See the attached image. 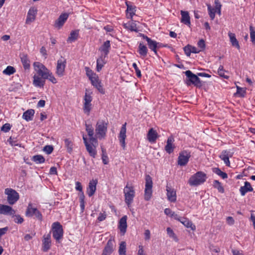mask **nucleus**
I'll use <instances>...</instances> for the list:
<instances>
[{"label": "nucleus", "instance_id": "1", "mask_svg": "<svg viewBox=\"0 0 255 255\" xmlns=\"http://www.w3.org/2000/svg\"><path fill=\"white\" fill-rule=\"evenodd\" d=\"M207 179L205 173L202 171H198L191 176L188 180V183L191 186H197L203 184Z\"/></svg>", "mask_w": 255, "mask_h": 255}, {"label": "nucleus", "instance_id": "2", "mask_svg": "<svg viewBox=\"0 0 255 255\" xmlns=\"http://www.w3.org/2000/svg\"><path fill=\"white\" fill-rule=\"evenodd\" d=\"M108 124L103 121H98L96 126V134L95 136L99 139L104 138L105 137L107 131Z\"/></svg>", "mask_w": 255, "mask_h": 255}, {"label": "nucleus", "instance_id": "3", "mask_svg": "<svg viewBox=\"0 0 255 255\" xmlns=\"http://www.w3.org/2000/svg\"><path fill=\"white\" fill-rule=\"evenodd\" d=\"M35 71L39 76L41 77L43 79H47L49 76L50 71L42 63L35 62L33 64Z\"/></svg>", "mask_w": 255, "mask_h": 255}, {"label": "nucleus", "instance_id": "4", "mask_svg": "<svg viewBox=\"0 0 255 255\" xmlns=\"http://www.w3.org/2000/svg\"><path fill=\"white\" fill-rule=\"evenodd\" d=\"M124 193L125 197V202L129 207L133 202V198L135 196V192L132 186L129 185L127 183L124 189Z\"/></svg>", "mask_w": 255, "mask_h": 255}, {"label": "nucleus", "instance_id": "5", "mask_svg": "<svg viewBox=\"0 0 255 255\" xmlns=\"http://www.w3.org/2000/svg\"><path fill=\"white\" fill-rule=\"evenodd\" d=\"M52 232L56 242L60 243V240L63 238V230L62 225L59 222H56L52 224Z\"/></svg>", "mask_w": 255, "mask_h": 255}, {"label": "nucleus", "instance_id": "6", "mask_svg": "<svg viewBox=\"0 0 255 255\" xmlns=\"http://www.w3.org/2000/svg\"><path fill=\"white\" fill-rule=\"evenodd\" d=\"M152 181L151 177L147 175L145 177V188L144 191V199L148 201L152 195Z\"/></svg>", "mask_w": 255, "mask_h": 255}, {"label": "nucleus", "instance_id": "7", "mask_svg": "<svg viewBox=\"0 0 255 255\" xmlns=\"http://www.w3.org/2000/svg\"><path fill=\"white\" fill-rule=\"evenodd\" d=\"M25 215L28 217L35 216L39 220L41 221L42 220V215L41 213L36 208L33 207L32 203H31L28 204L25 212Z\"/></svg>", "mask_w": 255, "mask_h": 255}, {"label": "nucleus", "instance_id": "8", "mask_svg": "<svg viewBox=\"0 0 255 255\" xmlns=\"http://www.w3.org/2000/svg\"><path fill=\"white\" fill-rule=\"evenodd\" d=\"M4 192L7 195V201L9 204L13 205L19 199L18 193L11 188L5 189Z\"/></svg>", "mask_w": 255, "mask_h": 255}, {"label": "nucleus", "instance_id": "9", "mask_svg": "<svg viewBox=\"0 0 255 255\" xmlns=\"http://www.w3.org/2000/svg\"><path fill=\"white\" fill-rule=\"evenodd\" d=\"M185 74L187 77L189 79V81L192 84H194L196 87H201L202 84L200 79L197 75L193 74L191 71L187 70L185 72Z\"/></svg>", "mask_w": 255, "mask_h": 255}, {"label": "nucleus", "instance_id": "10", "mask_svg": "<svg viewBox=\"0 0 255 255\" xmlns=\"http://www.w3.org/2000/svg\"><path fill=\"white\" fill-rule=\"evenodd\" d=\"M190 157L191 154L190 152L186 150L181 151L180 152L178 158V164L180 166L186 165Z\"/></svg>", "mask_w": 255, "mask_h": 255}, {"label": "nucleus", "instance_id": "11", "mask_svg": "<svg viewBox=\"0 0 255 255\" xmlns=\"http://www.w3.org/2000/svg\"><path fill=\"white\" fill-rule=\"evenodd\" d=\"M66 64V60L64 58L61 57L58 60L56 66V74L59 76L61 77L64 75Z\"/></svg>", "mask_w": 255, "mask_h": 255}, {"label": "nucleus", "instance_id": "12", "mask_svg": "<svg viewBox=\"0 0 255 255\" xmlns=\"http://www.w3.org/2000/svg\"><path fill=\"white\" fill-rule=\"evenodd\" d=\"M140 36L142 37L143 39L146 40L149 48L152 50L156 55H157L156 48H157V42L155 41L152 40L151 39L143 34L140 33Z\"/></svg>", "mask_w": 255, "mask_h": 255}, {"label": "nucleus", "instance_id": "13", "mask_svg": "<svg viewBox=\"0 0 255 255\" xmlns=\"http://www.w3.org/2000/svg\"><path fill=\"white\" fill-rule=\"evenodd\" d=\"M126 125H127L126 123H125L124 125H123V126L121 128L120 132V134L119 135V139L120 142L124 149H125L126 147L125 139L126 138V131H127Z\"/></svg>", "mask_w": 255, "mask_h": 255}, {"label": "nucleus", "instance_id": "14", "mask_svg": "<svg viewBox=\"0 0 255 255\" xmlns=\"http://www.w3.org/2000/svg\"><path fill=\"white\" fill-rule=\"evenodd\" d=\"M111 49V43L110 40H107L99 48V51L101 52V56L107 57Z\"/></svg>", "mask_w": 255, "mask_h": 255}, {"label": "nucleus", "instance_id": "15", "mask_svg": "<svg viewBox=\"0 0 255 255\" xmlns=\"http://www.w3.org/2000/svg\"><path fill=\"white\" fill-rule=\"evenodd\" d=\"M92 100V97L88 94L87 92H86L85 97H84V111L85 113H87L88 114L89 113L91 110V102Z\"/></svg>", "mask_w": 255, "mask_h": 255}, {"label": "nucleus", "instance_id": "16", "mask_svg": "<svg viewBox=\"0 0 255 255\" xmlns=\"http://www.w3.org/2000/svg\"><path fill=\"white\" fill-rule=\"evenodd\" d=\"M43 238V239L42 240V250L43 251L46 252L51 248V236L50 234H48L47 235H44Z\"/></svg>", "mask_w": 255, "mask_h": 255}, {"label": "nucleus", "instance_id": "17", "mask_svg": "<svg viewBox=\"0 0 255 255\" xmlns=\"http://www.w3.org/2000/svg\"><path fill=\"white\" fill-rule=\"evenodd\" d=\"M15 211L11 207L0 204V214L5 215H13L15 214Z\"/></svg>", "mask_w": 255, "mask_h": 255}, {"label": "nucleus", "instance_id": "18", "mask_svg": "<svg viewBox=\"0 0 255 255\" xmlns=\"http://www.w3.org/2000/svg\"><path fill=\"white\" fill-rule=\"evenodd\" d=\"M114 251V241L110 239L108 240L103 250L102 255H110Z\"/></svg>", "mask_w": 255, "mask_h": 255}, {"label": "nucleus", "instance_id": "19", "mask_svg": "<svg viewBox=\"0 0 255 255\" xmlns=\"http://www.w3.org/2000/svg\"><path fill=\"white\" fill-rule=\"evenodd\" d=\"M97 183V180L92 179L90 181L87 190V193L89 197L92 196L95 194Z\"/></svg>", "mask_w": 255, "mask_h": 255}, {"label": "nucleus", "instance_id": "20", "mask_svg": "<svg viewBox=\"0 0 255 255\" xmlns=\"http://www.w3.org/2000/svg\"><path fill=\"white\" fill-rule=\"evenodd\" d=\"M175 219L180 221L187 228H190L192 230L195 229V226L188 219L183 217H180L177 215H175Z\"/></svg>", "mask_w": 255, "mask_h": 255}, {"label": "nucleus", "instance_id": "21", "mask_svg": "<svg viewBox=\"0 0 255 255\" xmlns=\"http://www.w3.org/2000/svg\"><path fill=\"white\" fill-rule=\"evenodd\" d=\"M127 8L126 10L127 17L128 18L132 19L133 16L135 14L136 7L134 5L130 4V2H126Z\"/></svg>", "mask_w": 255, "mask_h": 255}, {"label": "nucleus", "instance_id": "22", "mask_svg": "<svg viewBox=\"0 0 255 255\" xmlns=\"http://www.w3.org/2000/svg\"><path fill=\"white\" fill-rule=\"evenodd\" d=\"M37 11V9L34 7L29 9L26 19V23L29 24L35 20Z\"/></svg>", "mask_w": 255, "mask_h": 255}, {"label": "nucleus", "instance_id": "23", "mask_svg": "<svg viewBox=\"0 0 255 255\" xmlns=\"http://www.w3.org/2000/svg\"><path fill=\"white\" fill-rule=\"evenodd\" d=\"M253 188L252 187L251 183L248 181H246L244 186H241L240 188V192L242 196H244L248 192H252Z\"/></svg>", "mask_w": 255, "mask_h": 255}, {"label": "nucleus", "instance_id": "24", "mask_svg": "<svg viewBox=\"0 0 255 255\" xmlns=\"http://www.w3.org/2000/svg\"><path fill=\"white\" fill-rule=\"evenodd\" d=\"M68 17V14L67 13H64L60 15L58 19L56 20L54 24V26L56 27H58L59 28H60L63 25L64 23L66 21Z\"/></svg>", "mask_w": 255, "mask_h": 255}, {"label": "nucleus", "instance_id": "25", "mask_svg": "<svg viewBox=\"0 0 255 255\" xmlns=\"http://www.w3.org/2000/svg\"><path fill=\"white\" fill-rule=\"evenodd\" d=\"M167 196L168 199L172 202H174L176 200V191L174 189L166 186Z\"/></svg>", "mask_w": 255, "mask_h": 255}, {"label": "nucleus", "instance_id": "26", "mask_svg": "<svg viewBox=\"0 0 255 255\" xmlns=\"http://www.w3.org/2000/svg\"><path fill=\"white\" fill-rule=\"evenodd\" d=\"M232 154L230 153L229 151L227 150H224L222 152L220 155V158L223 160L225 164L228 166H230V162L229 160V157H232Z\"/></svg>", "mask_w": 255, "mask_h": 255}, {"label": "nucleus", "instance_id": "27", "mask_svg": "<svg viewBox=\"0 0 255 255\" xmlns=\"http://www.w3.org/2000/svg\"><path fill=\"white\" fill-rule=\"evenodd\" d=\"M174 141V138L172 136H170L168 138L167 140V144L165 146V151L168 153H171L173 151L174 145L173 143Z\"/></svg>", "mask_w": 255, "mask_h": 255}, {"label": "nucleus", "instance_id": "28", "mask_svg": "<svg viewBox=\"0 0 255 255\" xmlns=\"http://www.w3.org/2000/svg\"><path fill=\"white\" fill-rule=\"evenodd\" d=\"M127 217L126 216L123 217L119 221V228L120 230L123 235H124L127 231Z\"/></svg>", "mask_w": 255, "mask_h": 255}, {"label": "nucleus", "instance_id": "29", "mask_svg": "<svg viewBox=\"0 0 255 255\" xmlns=\"http://www.w3.org/2000/svg\"><path fill=\"white\" fill-rule=\"evenodd\" d=\"M92 84L100 92L101 94H104L105 93L104 89L103 88V86L101 85V82L99 79L98 76L96 77V78L91 81Z\"/></svg>", "mask_w": 255, "mask_h": 255}, {"label": "nucleus", "instance_id": "30", "mask_svg": "<svg viewBox=\"0 0 255 255\" xmlns=\"http://www.w3.org/2000/svg\"><path fill=\"white\" fill-rule=\"evenodd\" d=\"M181 22L183 23L184 24H185L188 26H190L191 24V23H190V18L189 15V13L187 11H181Z\"/></svg>", "mask_w": 255, "mask_h": 255}, {"label": "nucleus", "instance_id": "31", "mask_svg": "<svg viewBox=\"0 0 255 255\" xmlns=\"http://www.w3.org/2000/svg\"><path fill=\"white\" fill-rule=\"evenodd\" d=\"M33 85L35 87H42L45 84V79L40 77L39 76L34 75L33 76Z\"/></svg>", "mask_w": 255, "mask_h": 255}, {"label": "nucleus", "instance_id": "32", "mask_svg": "<svg viewBox=\"0 0 255 255\" xmlns=\"http://www.w3.org/2000/svg\"><path fill=\"white\" fill-rule=\"evenodd\" d=\"M148 140L151 142H154L157 137V133L153 128L149 129L147 135Z\"/></svg>", "mask_w": 255, "mask_h": 255}, {"label": "nucleus", "instance_id": "33", "mask_svg": "<svg viewBox=\"0 0 255 255\" xmlns=\"http://www.w3.org/2000/svg\"><path fill=\"white\" fill-rule=\"evenodd\" d=\"M35 113V111L33 109H29L27 110L26 112H24L22 115V118L23 119L26 120V121H31L34 116V114Z\"/></svg>", "mask_w": 255, "mask_h": 255}, {"label": "nucleus", "instance_id": "34", "mask_svg": "<svg viewBox=\"0 0 255 255\" xmlns=\"http://www.w3.org/2000/svg\"><path fill=\"white\" fill-rule=\"evenodd\" d=\"M148 49L147 47L142 43L140 42L138 45V52L141 57L144 58L146 56Z\"/></svg>", "mask_w": 255, "mask_h": 255}, {"label": "nucleus", "instance_id": "35", "mask_svg": "<svg viewBox=\"0 0 255 255\" xmlns=\"http://www.w3.org/2000/svg\"><path fill=\"white\" fill-rule=\"evenodd\" d=\"M21 61L25 69H28L30 67V61L27 55L24 54L20 55Z\"/></svg>", "mask_w": 255, "mask_h": 255}, {"label": "nucleus", "instance_id": "36", "mask_svg": "<svg viewBox=\"0 0 255 255\" xmlns=\"http://www.w3.org/2000/svg\"><path fill=\"white\" fill-rule=\"evenodd\" d=\"M106 57L103 56H100L99 58L97 60V71L99 72L101 70L104 65L106 64V61L105 60Z\"/></svg>", "mask_w": 255, "mask_h": 255}, {"label": "nucleus", "instance_id": "37", "mask_svg": "<svg viewBox=\"0 0 255 255\" xmlns=\"http://www.w3.org/2000/svg\"><path fill=\"white\" fill-rule=\"evenodd\" d=\"M228 35L232 45L239 49L240 47L239 44V42L236 38L235 34L231 32H229Z\"/></svg>", "mask_w": 255, "mask_h": 255}, {"label": "nucleus", "instance_id": "38", "mask_svg": "<svg viewBox=\"0 0 255 255\" xmlns=\"http://www.w3.org/2000/svg\"><path fill=\"white\" fill-rule=\"evenodd\" d=\"M123 25L125 28L129 29L130 31L136 32L137 31L136 25L135 23L132 21H129L127 23H124Z\"/></svg>", "mask_w": 255, "mask_h": 255}, {"label": "nucleus", "instance_id": "39", "mask_svg": "<svg viewBox=\"0 0 255 255\" xmlns=\"http://www.w3.org/2000/svg\"><path fill=\"white\" fill-rule=\"evenodd\" d=\"M85 146L89 154L93 157H95L96 155V146L90 143Z\"/></svg>", "mask_w": 255, "mask_h": 255}, {"label": "nucleus", "instance_id": "40", "mask_svg": "<svg viewBox=\"0 0 255 255\" xmlns=\"http://www.w3.org/2000/svg\"><path fill=\"white\" fill-rule=\"evenodd\" d=\"M65 145L67 148V150L69 153H71L73 151V144L72 141L69 138H66L64 140Z\"/></svg>", "mask_w": 255, "mask_h": 255}, {"label": "nucleus", "instance_id": "41", "mask_svg": "<svg viewBox=\"0 0 255 255\" xmlns=\"http://www.w3.org/2000/svg\"><path fill=\"white\" fill-rule=\"evenodd\" d=\"M85 70L86 72V75L89 77L90 81H92V80L96 78V77L98 76L96 75V74L94 73L92 70H91L88 67H85Z\"/></svg>", "mask_w": 255, "mask_h": 255}, {"label": "nucleus", "instance_id": "42", "mask_svg": "<svg viewBox=\"0 0 255 255\" xmlns=\"http://www.w3.org/2000/svg\"><path fill=\"white\" fill-rule=\"evenodd\" d=\"M32 160L37 164H40L45 162V158L41 155H36L32 157Z\"/></svg>", "mask_w": 255, "mask_h": 255}, {"label": "nucleus", "instance_id": "43", "mask_svg": "<svg viewBox=\"0 0 255 255\" xmlns=\"http://www.w3.org/2000/svg\"><path fill=\"white\" fill-rule=\"evenodd\" d=\"M213 186L216 188L220 193L224 192V187L222 186L221 183L218 180H214L213 182Z\"/></svg>", "mask_w": 255, "mask_h": 255}, {"label": "nucleus", "instance_id": "44", "mask_svg": "<svg viewBox=\"0 0 255 255\" xmlns=\"http://www.w3.org/2000/svg\"><path fill=\"white\" fill-rule=\"evenodd\" d=\"M126 243L125 242H122L120 244L119 253L120 255H126Z\"/></svg>", "mask_w": 255, "mask_h": 255}, {"label": "nucleus", "instance_id": "45", "mask_svg": "<svg viewBox=\"0 0 255 255\" xmlns=\"http://www.w3.org/2000/svg\"><path fill=\"white\" fill-rule=\"evenodd\" d=\"M78 36V32L77 31H73L71 32L67 40L70 42H73L77 39Z\"/></svg>", "mask_w": 255, "mask_h": 255}, {"label": "nucleus", "instance_id": "46", "mask_svg": "<svg viewBox=\"0 0 255 255\" xmlns=\"http://www.w3.org/2000/svg\"><path fill=\"white\" fill-rule=\"evenodd\" d=\"M85 126H86V130L88 133V136H92V135H94V128L93 127L92 125L86 124Z\"/></svg>", "mask_w": 255, "mask_h": 255}, {"label": "nucleus", "instance_id": "47", "mask_svg": "<svg viewBox=\"0 0 255 255\" xmlns=\"http://www.w3.org/2000/svg\"><path fill=\"white\" fill-rule=\"evenodd\" d=\"M213 171L217 175L221 176L223 179H226L228 177V175L225 172L222 171L219 168H215Z\"/></svg>", "mask_w": 255, "mask_h": 255}, {"label": "nucleus", "instance_id": "48", "mask_svg": "<svg viewBox=\"0 0 255 255\" xmlns=\"http://www.w3.org/2000/svg\"><path fill=\"white\" fill-rule=\"evenodd\" d=\"M15 72V69L10 66H8L3 70V73L7 75H10Z\"/></svg>", "mask_w": 255, "mask_h": 255}, {"label": "nucleus", "instance_id": "49", "mask_svg": "<svg viewBox=\"0 0 255 255\" xmlns=\"http://www.w3.org/2000/svg\"><path fill=\"white\" fill-rule=\"evenodd\" d=\"M208 10L210 18L212 20L214 19L216 10L214 8H212L210 5H208Z\"/></svg>", "mask_w": 255, "mask_h": 255}, {"label": "nucleus", "instance_id": "50", "mask_svg": "<svg viewBox=\"0 0 255 255\" xmlns=\"http://www.w3.org/2000/svg\"><path fill=\"white\" fill-rule=\"evenodd\" d=\"M237 89L236 94L239 95L241 97H244L246 93V89L241 88L239 86H237Z\"/></svg>", "mask_w": 255, "mask_h": 255}, {"label": "nucleus", "instance_id": "51", "mask_svg": "<svg viewBox=\"0 0 255 255\" xmlns=\"http://www.w3.org/2000/svg\"><path fill=\"white\" fill-rule=\"evenodd\" d=\"M250 36L252 42L255 44V30L252 26H250Z\"/></svg>", "mask_w": 255, "mask_h": 255}, {"label": "nucleus", "instance_id": "52", "mask_svg": "<svg viewBox=\"0 0 255 255\" xmlns=\"http://www.w3.org/2000/svg\"><path fill=\"white\" fill-rule=\"evenodd\" d=\"M218 73L221 77H222L225 79H228L229 78V76L225 75V71L224 70V67L222 65H220V67H219Z\"/></svg>", "mask_w": 255, "mask_h": 255}, {"label": "nucleus", "instance_id": "53", "mask_svg": "<svg viewBox=\"0 0 255 255\" xmlns=\"http://www.w3.org/2000/svg\"><path fill=\"white\" fill-rule=\"evenodd\" d=\"M132 67H133V68L135 71L136 76L138 78L141 77V74L140 70L138 69V68L137 67V66L135 63H133L132 64Z\"/></svg>", "mask_w": 255, "mask_h": 255}, {"label": "nucleus", "instance_id": "54", "mask_svg": "<svg viewBox=\"0 0 255 255\" xmlns=\"http://www.w3.org/2000/svg\"><path fill=\"white\" fill-rule=\"evenodd\" d=\"M184 51L187 56H190L191 52V46L188 45L184 47Z\"/></svg>", "mask_w": 255, "mask_h": 255}, {"label": "nucleus", "instance_id": "55", "mask_svg": "<svg viewBox=\"0 0 255 255\" xmlns=\"http://www.w3.org/2000/svg\"><path fill=\"white\" fill-rule=\"evenodd\" d=\"M11 128V126L9 124L6 123L3 125L1 128V130L4 132H8Z\"/></svg>", "mask_w": 255, "mask_h": 255}, {"label": "nucleus", "instance_id": "56", "mask_svg": "<svg viewBox=\"0 0 255 255\" xmlns=\"http://www.w3.org/2000/svg\"><path fill=\"white\" fill-rule=\"evenodd\" d=\"M43 150L47 154H50L53 150L52 145H46L44 147Z\"/></svg>", "mask_w": 255, "mask_h": 255}, {"label": "nucleus", "instance_id": "57", "mask_svg": "<svg viewBox=\"0 0 255 255\" xmlns=\"http://www.w3.org/2000/svg\"><path fill=\"white\" fill-rule=\"evenodd\" d=\"M164 213L167 215L169 216L170 217H172L175 219V215H176L174 212H172L170 209L169 208H166L164 210Z\"/></svg>", "mask_w": 255, "mask_h": 255}, {"label": "nucleus", "instance_id": "58", "mask_svg": "<svg viewBox=\"0 0 255 255\" xmlns=\"http://www.w3.org/2000/svg\"><path fill=\"white\" fill-rule=\"evenodd\" d=\"M14 221L15 223L21 224L23 222V219L19 215H15Z\"/></svg>", "mask_w": 255, "mask_h": 255}, {"label": "nucleus", "instance_id": "59", "mask_svg": "<svg viewBox=\"0 0 255 255\" xmlns=\"http://www.w3.org/2000/svg\"><path fill=\"white\" fill-rule=\"evenodd\" d=\"M106 217L107 214L105 212H104L103 213H100L98 218V220L99 222L103 221L106 219Z\"/></svg>", "mask_w": 255, "mask_h": 255}, {"label": "nucleus", "instance_id": "60", "mask_svg": "<svg viewBox=\"0 0 255 255\" xmlns=\"http://www.w3.org/2000/svg\"><path fill=\"white\" fill-rule=\"evenodd\" d=\"M102 159L104 164H107L109 162V158L106 154H102Z\"/></svg>", "mask_w": 255, "mask_h": 255}, {"label": "nucleus", "instance_id": "61", "mask_svg": "<svg viewBox=\"0 0 255 255\" xmlns=\"http://www.w3.org/2000/svg\"><path fill=\"white\" fill-rule=\"evenodd\" d=\"M198 46L201 49H203L205 47L204 40L203 39L200 40L198 42Z\"/></svg>", "mask_w": 255, "mask_h": 255}, {"label": "nucleus", "instance_id": "62", "mask_svg": "<svg viewBox=\"0 0 255 255\" xmlns=\"http://www.w3.org/2000/svg\"><path fill=\"white\" fill-rule=\"evenodd\" d=\"M144 239L145 240H149L150 238V233L149 230H146L144 232Z\"/></svg>", "mask_w": 255, "mask_h": 255}, {"label": "nucleus", "instance_id": "63", "mask_svg": "<svg viewBox=\"0 0 255 255\" xmlns=\"http://www.w3.org/2000/svg\"><path fill=\"white\" fill-rule=\"evenodd\" d=\"M89 138L90 141L92 143V145H94V143L97 144L98 141L97 138H98L97 137H95L94 135H92V136H89Z\"/></svg>", "mask_w": 255, "mask_h": 255}, {"label": "nucleus", "instance_id": "64", "mask_svg": "<svg viewBox=\"0 0 255 255\" xmlns=\"http://www.w3.org/2000/svg\"><path fill=\"white\" fill-rule=\"evenodd\" d=\"M51 82L53 83H57V80L55 79V78L52 75V73L49 72V77L47 78Z\"/></svg>", "mask_w": 255, "mask_h": 255}]
</instances>
